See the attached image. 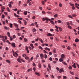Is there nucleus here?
Here are the masks:
<instances>
[{"instance_id": "nucleus-16", "label": "nucleus", "mask_w": 79, "mask_h": 79, "mask_svg": "<svg viewBox=\"0 0 79 79\" xmlns=\"http://www.w3.org/2000/svg\"><path fill=\"white\" fill-rule=\"evenodd\" d=\"M35 74H36V75H37V76H40V74H39V73H37V72H35Z\"/></svg>"}, {"instance_id": "nucleus-12", "label": "nucleus", "mask_w": 79, "mask_h": 79, "mask_svg": "<svg viewBox=\"0 0 79 79\" xmlns=\"http://www.w3.org/2000/svg\"><path fill=\"white\" fill-rule=\"evenodd\" d=\"M45 50H48V52H50V49L48 48H45Z\"/></svg>"}, {"instance_id": "nucleus-40", "label": "nucleus", "mask_w": 79, "mask_h": 79, "mask_svg": "<svg viewBox=\"0 0 79 79\" xmlns=\"http://www.w3.org/2000/svg\"><path fill=\"white\" fill-rule=\"evenodd\" d=\"M39 48H40V49H41V50H42L43 49V48H42V47L39 46Z\"/></svg>"}, {"instance_id": "nucleus-14", "label": "nucleus", "mask_w": 79, "mask_h": 79, "mask_svg": "<svg viewBox=\"0 0 79 79\" xmlns=\"http://www.w3.org/2000/svg\"><path fill=\"white\" fill-rule=\"evenodd\" d=\"M23 21L24 22L25 25H26V24H27V22L25 20H23Z\"/></svg>"}, {"instance_id": "nucleus-28", "label": "nucleus", "mask_w": 79, "mask_h": 79, "mask_svg": "<svg viewBox=\"0 0 79 79\" xmlns=\"http://www.w3.org/2000/svg\"><path fill=\"white\" fill-rule=\"evenodd\" d=\"M72 67L71 66H69V69H72Z\"/></svg>"}, {"instance_id": "nucleus-9", "label": "nucleus", "mask_w": 79, "mask_h": 79, "mask_svg": "<svg viewBox=\"0 0 79 79\" xmlns=\"http://www.w3.org/2000/svg\"><path fill=\"white\" fill-rule=\"evenodd\" d=\"M38 40H40V42H41L42 44L43 43V40L42 39H40L39 38H38Z\"/></svg>"}, {"instance_id": "nucleus-63", "label": "nucleus", "mask_w": 79, "mask_h": 79, "mask_svg": "<svg viewBox=\"0 0 79 79\" xmlns=\"http://www.w3.org/2000/svg\"><path fill=\"white\" fill-rule=\"evenodd\" d=\"M76 65L77 66V67L79 68V64H76Z\"/></svg>"}, {"instance_id": "nucleus-31", "label": "nucleus", "mask_w": 79, "mask_h": 79, "mask_svg": "<svg viewBox=\"0 0 79 79\" xmlns=\"http://www.w3.org/2000/svg\"><path fill=\"white\" fill-rule=\"evenodd\" d=\"M63 78L64 79H67L68 77L66 76H63Z\"/></svg>"}, {"instance_id": "nucleus-6", "label": "nucleus", "mask_w": 79, "mask_h": 79, "mask_svg": "<svg viewBox=\"0 0 79 79\" xmlns=\"http://www.w3.org/2000/svg\"><path fill=\"white\" fill-rule=\"evenodd\" d=\"M64 57H65V56H64V54L61 55V58H64Z\"/></svg>"}, {"instance_id": "nucleus-2", "label": "nucleus", "mask_w": 79, "mask_h": 79, "mask_svg": "<svg viewBox=\"0 0 79 79\" xmlns=\"http://www.w3.org/2000/svg\"><path fill=\"white\" fill-rule=\"evenodd\" d=\"M59 72L60 73H61V72L63 73V72H64V70H63V69H61L59 70Z\"/></svg>"}, {"instance_id": "nucleus-45", "label": "nucleus", "mask_w": 79, "mask_h": 79, "mask_svg": "<svg viewBox=\"0 0 79 79\" xmlns=\"http://www.w3.org/2000/svg\"><path fill=\"white\" fill-rule=\"evenodd\" d=\"M47 58V55L46 54L44 55V58L45 59H46Z\"/></svg>"}, {"instance_id": "nucleus-57", "label": "nucleus", "mask_w": 79, "mask_h": 79, "mask_svg": "<svg viewBox=\"0 0 79 79\" xmlns=\"http://www.w3.org/2000/svg\"><path fill=\"white\" fill-rule=\"evenodd\" d=\"M10 39L11 41V40H13V38H12V37H10Z\"/></svg>"}, {"instance_id": "nucleus-38", "label": "nucleus", "mask_w": 79, "mask_h": 79, "mask_svg": "<svg viewBox=\"0 0 79 79\" xmlns=\"http://www.w3.org/2000/svg\"><path fill=\"white\" fill-rule=\"evenodd\" d=\"M16 31H19V28L18 27H17V28L15 29Z\"/></svg>"}, {"instance_id": "nucleus-47", "label": "nucleus", "mask_w": 79, "mask_h": 79, "mask_svg": "<svg viewBox=\"0 0 79 79\" xmlns=\"http://www.w3.org/2000/svg\"><path fill=\"white\" fill-rule=\"evenodd\" d=\"M70 74H72V75H74V73L72 72H70Z\"/></svg>"}, {"instance_id": "nucleus-53", "label": "nucleus", "mask_w": 79, "mask_h": 79, "mask_svg": "<svg viewBox=\"0 0 79 79\" xmlns=\"http://www.w3.org/2000/svg\"><path fill=\"white\" fill-rule=\"evenodd\" d=\"M59 6L60 7H62V4L60 3L59 4Z\"/></svg>"}, {"instance_id": "nucleus-26", "label": "nucleus", "mask_w": 79, "mask_h": 79, "mask_svg": "<svg viewBox=\"0 0 79 79\" xmlns=\"http://www.w3.org/2000/svg\"><path fill=\"white\" fill-rule=\"evenodd\" d=\"M69 3V4H70V6H74V4H71V3Z\"/></svg>"}, {"instance_id": "nucleus-58", "label": "nucleus", "mask_w": 79, "mask_h": 79, "mask_svg": "<svg viewBox=\"0 0 79 79\" xmlns=\"http://www.w3.org/2000/svg\"><path fill=\"white\" fill-rule=\"evenodd\" d=\"M67 49H68V50H70L71 49V48H70V47L69 46H68L67 47Z\"/></svg>"}, {"instance_id": "nucleus-52", "label": "nucleus", "mask_w": 79, "mask_h": 79, "mask_svg": "<svg viewBox=\"0 0 79 79\" xmlns=\"http://www.w3.org/2000/svg\"><path fill=\"white\" fill-rule=\"evenodd\" d=\"M13 10L15 11H16L18 10V9H13Z\"/></svg>"}, {"instance_id": "nucleus-35", "label": "nucleus", "mask_w": 79, "mask_h": 79, "mask_svg": "<svg viewBox=\"0 0 79 79\" xmlns=\"http://www.w3.org/2000/svg\"><path fill=\"white\" fill-rule=\"evenodd\" d=\"M7 10L9 12H10V9L8 8V7H7Z\"/></svg>"}, {"instance_id": "nucleus-25", "label": "nucleus", "mask_w": 79, "mask_h": 79, "mask_svg": "<svg viewBox=\"0 0 79 79\" xmlns=\"http://www.w3.org/2000/svg\"><path fill=\"white\" fill-rule=\"evenodd\" d=\"M38 66L39 68H41V64L40 63H39Z\"/></svg>"}, {"instance_id": "nucleus-19", "label": "nucleus", "mask_w": 79, "mask_h": 79, "mask_svg": "<svg viewBox=\"0 0 79 79\" xmlns=\"http://www.w3.org/2000/svg\"><path fill=\"white\" fill-rule=\"evenodd\" d=\"M62 63L65 66H66V65H67V64L64 61L62 62Z\"/></svg>"}, {"instance_id": "nucleus-61", "label": "nucleus", "mask_w": 79, "mask_h": 79, "mask_svg": "<svg viewBox=\"0 0 79 79\" xmlns=\"http://www.w3.org/2000/svg\"><path fill=\"white\" fill-rule=\"evenodd\" d=\"M9 6L10 8H11V4H9Z\"/></svg>"}, {"instance_id": "nucleus-59", "label": "nucleus", "mask_w": 79, "mask_h": 79, "mask_svg": "<svg viewBox=\"0 0 79 79\" xmlns=\"http://www.w3.org/2000/svg\"><path fill=\"white\" fill-rule=\"evenodd\" d=\"M47 13H48V14H50L51 15L52 14V12L48 11V12H47Z\"/></svg>"}, {"instance_id": "nucleus-60", "label": "nucleus", "mask_w": 79, "mask_h": 79, "mask_svg": "<svg viewBox=\"0 0 79 79\" xmlns=\"http://www.w3.org/2000/svg\"><path fill=\"white\" fill-rule=\"evenodd\" d=\"M53 52L54 53H56V49H54L53 50Z\"/></svg>"}, {"instance_id": "nucleus-8", "label": "nucleus", "mask_w": 79, "mask_h": 79, "mask_svg": "<svg viewBox=\"0 0 79 79\" xmlns=\"http://www.w3.org/2000/svg\"><path fill=\"white\" fill-rule=\"evenodd\" d=\"M14 25L15 27H18V24H16L15 23H14Z\"/></svg>"}, {"instance_id": "nucleus-3", "label": "nucleus", "mask_w": 79, "mask_h": 79, "mask_svg": "<svg viewBox=\"0 0 79 79\" xmlns=\"http://www.w3.org/2000/svg\"><path fill=\"white\" fill-rule=\"evenodd\" d=\"M47 36H49V37H51L53 36V35L51 34L50 33H48L47 35Z\"/></svg>"}, {"instance_id": "nucleus-7", "label": "nucleus", "mask_w": 79, "mask_h": 79, "mask_svg": "<svg viewBox=\"0 0 79 79\" xmlns=\"http://www.w3.org/2000/svg\"><path fill=\"white\" fill-rule=\"evenodd\" d=\"M32 70V68H31L28 69L27 70V72H29V71H31Z\"/></svg>"}, {"instance_id": "nucleus-64", "label": "nucleus", "mask_w": 79, "mask_h": 79, "mask_svg": "<svg viewBox=\"0 0 79 79\" xmlns=\"http://www.w3.org/2000/svg\"><path fill=\"white\" fill-rule=\"evenodd\" d=\"M49 60H50V61H52V58L51 57H50Z\"/></svg>"}, {"instance_id": "nucleus-62", "label": "nucleus", "mask_w": 79, "mask_h": 79, "mask_svg": "<svg viewBox=\"0 0 79 79\" xmlns=\"http://www.w3.org/2000/svg\"><path fill=\"white\" fill-rule=\"evenodd\" d=\"M66 23H67V25H68V26H69V25L70 24V23H69V22H67Z\"/></svg>"}, {"instance_id": "nucleus-51", "label": "nucleus", "mask_w": 79, "mask_h": 79, "mask_svg": "<svg viewBox=\"0 0 79 79\" xmlns=\"http://www.w3.org/2000/svg\"><path fill=\"white\" fill-rule=\"evenodd\" d=\"M49 55H52V53L51 52H49Z\"/></svg>"}, {"instance_id": "nucleus-10", "label": "nucleus", "mask_w": 79, "mask_h": 79, "mask_svg": "<svg viewBox=\"0 0 79 79\" xmlns=\"http://www.w3.org/2000/svg\"><path fill=\"white\" fill-rule=\"evenodd\" d=\"M32 31L33 32H35L36 31V29H35V28H33V29Z\"/></svg>"}, {"instance_id": "nucleus-15", "label": "nucleus", "mask_w": 79, "mask_h": 79, "mask_svg": "<svg viewBox=\"0 0 79 79\" xmlns=\"http://www.w3.org/2000/svg\"><path fill=\"white\" fill-rule=\"evenodd\" d=\"M63 61V58H60L59 59V61L60 62H62V61Z\"/></svg>"}, {"instance_id": "nucleus-4", "label": "nucleus", "mask_w": 79, "mask_h": 79, "mask_svg": "<svg viewBox=\"0 0 79 79\" xmlns=\"http://www.w3.org/2000/svg\"><path fill=\"white\" fill-rule=\"evenodd\" d=\"M72 67H73L74 68H76V64L75 63H74V64L72 65Z\"/></svg>"}, {"instance_id": "nucleus-17", "label": "nucleus", "mask_w": 79, "mask_h": 79, "mask_svg": "<svg viewBox=\"0 0 79 79\" xmlns=\"http://www.w3.org/2000/svg\"><path fill=\"white\" fill-rule=\"evenodd\" d=\"M79 41V40L77 39H76L75 40V42H78Z\"/></svg>"}, {"instance_id": "nucleus-5", "label": "nucleus", "mask_w": 79, "mask_h": 79, "mask_svg": "<svg viewBox=\"0 0 79 79\" xmlns=\"http://www.w3.org/2000/svg\"><path fill=\"white\" fill-rule=\"evenodd\" d=\"M12 52H13V55L14 56H15L16 58H17V56H15V52L13 50H12Z\"/></svg>"}, {"instance_id": "nucleus-44", "label": "nucleus", "mask_w": 79, "mask_h": 79, "mask_svg": "<svg viewBox=\"0 0 79 79\" xmlns=\"http://www.w3.org/2000/svg\"><path fill=\"white\" fill-rule=\"evenodd\" d=\"M0 38H1V39H4V36H2L1 35H0Z\"/></svg>"}, {"instance_id": "nucleus-33", "label": "nucleus", "mask_w": 79, "mask_h": 79, "mask_svg": "<svg viewBox=\"0 0 79 79\" xmlns=\"http://www.w3.org/2000/svg\"><path fill=\"white\" fill-rule=\"evenodd\" d=\"M58 28H59V29L60 31V32H61V31H62V28H61L60 27H59Z\"/></svg>"}, {"instance_id": "nucleus-55", "label": "nucleus", "mask_w": 79, "mask_h": 79, "mask_svg": "<svg viewBox=\"0 0 79 79\" xmlns=\"http://www.w3.org/2000/svg\"><path fill=\"white\" fill-rule=\"evenodd\" d=\"M33 66H35V64L34 62L33 63Z\"/></svg>"}, {"instance_id": "nucleus-37", "label": "nucleus", "mask_w": 79, "mask_h": 79, "mask_svg": "<svg viewBox=\"0 0 79 79\" xmlns=\"http://www.w3.org/2000/svg\"><path fill=\"white\" fill-rule=\"evenodd\" d=\"M4 29H6V30H8V28L7 27H5Z\"/></svg>"}, {"instance_id": "nucleus-22", "label": "nucleus", "mask_w": 79, "mask_h": 79, "mask_svg": "<svg viewBox=\"0 0 79 79\" xmlns=\"http://www.w3.org/2000/svg\"><path fill=\"white\" fill-rule=\"evenodd\" d=\"M40 57H41L42 58H43V57H44V55L43 54H40Z\"/></svg>"}, {"instance_id": "nucleus-46", "label": "nucleus", "mask_w": 79, "mask_h": 79, "mask_svg": "<svg viewBox=\"0 0 79 79\" xmlns=\"http://www.w3.org/2000/svg\"><path fill=\"white\" fill-rule=\"evenodd\" d=\"M68 16L69 17V18H72V19H73V18L72 16H71V15H69Z\"/></svg>"}, {"instance_id": "nucleus-24", "label": "nucleus", "mask_w": 79, "mask_h": 79, "mask_svg": "<svg viewBox=\"0 0 79 79\" xmlns=\"http://www.w3.org/2000/svg\"><path fill=\"white\" fill-rule=\"evenodd\" d=\"M10 27L11 28H12V27H13V24H12L10 23Z\"/></svg>"}, {"instance_id": "nucleus-56", "label": "nucleus", "mask_w": 79, "mask_h": 79, "mask_svg": "<svg viewBox=\"0 0 79 79\" xmlns=\"http://www.w3.org/2000/svg\"><path fill=\"white\" fill-rule=\"evenodd\" d=\"M42 3L43 5H44V3H45V2H44V1H42Z\"/></svg>"}, {"instance_id": "nucleus-30", "label": "nucleus", "mask_w": 79, "mask_h": 79, "mask_svg": "<svg viewBox=\"0 0 79 79\" xmlns=\"http://www.w3.org/2000/svg\"><path fill=\"white\" fill-rule=\"evenodd\" d=\"M72 16L73 17H76V16H77V15L76 14H72Z\"/></svg>"}, {"instance_id": "nucleus-18", "label": "nucleus", "mask_w": 79, "mask_h": 79, "mask_svg": "<svg viewBox=\"0 0 79 79\" xmlns=\"http://www.w3.org/2000/svg\"><path fill=\"white\" fill-rule=\"evenodd\" d=\"M30 46L32 47V48L33 49L34 48V46H33V44H30Z\"/></svg>"}, {"instance_id": "nucleus-27", "label": "nucleus", "mask_w": 79, "mask_h": 79, "mask_svg": "<svg viewBox=\"0 0 79 79\" xmlns=\"http://www.w3.org/2000/svg\"><path fill=\"white\" fill-rule=\"evenodd\" d=\"M24 41L25 42H26L27 41V39L26 38H24Z\"/></svg>"}, {"instance_id": "nucleus-34", "label": "nucleus", "mask_w": 79, "mask_h": 79, "mask_svg": "<svg viewBox=\"0 0 79 79\" xmlns=\"http://www.w3.org/2000/svg\"><path fill=\"white\" fill-rule=\"evenodd\" d=\"M54 18H57V16H58V15L56 14L54 15Z\"/></svg>"}, {"instance_id": "nucleus-20", "label": "nucleus", "mask_w": 79, "mask_h": 79, "mask_svg": "<svg viewBox=\"0 0 79 79\" xmlns=\"http://www.w3.org/2000/svg\"><path fill=\"white\" fill-rule=\"evenodd\" d=\"M48 67L49 68L50 70H51V66L50 64H48Z\"/></svg>"}, {"instance_id": "nucleus-23", "label": "nucleus", "mask_w": 79, "mask_h": 79, "mask_svg": "<svg viewBox=\"0 0 79 79\" xmlns=\"http://www.w3.org/2000/svg\"><path fill=\"white\" fill-rule=\"evenodd\" d=\"M50 21V23L51 24H54L55 23H54V22L51 20Z\"/></svg>"}, {"instance_id": "nucleus-41", "label": "nucleus", "mask_w": 79, "mask_h": 79, "mask_svg": "<svg viewBox=\"0 0 79 79\" xmlns=\"http://www.w3.org/2000/svg\"><path fill=\"white\" fill-rule=\"evenodd\" d=\"M68 28H69V29H72V27L70 26H68Z\"/></svg>"}, {"instance_id": "nucleus-48", "label": "nucleus", "mask_w": 79, "mask_h": 79, "mask_svg": "<svg viewBox=\"0 0 79 79\" xmlns=\"http://www.w3.org/2000/svg\"><path fill=\"white\" fill-rule=\"evenodd\" d=\"M72 8L73 10H75V7L73 6H72Z\"/></svg>"}, {"instance_id": "nucleus-1", "label": "nucleus", "mask_w": 79, "mask_h": 79, "mask_svg": "<svg viewBox=\"0 0 79 79\" xmlns=\"http://www.w3.org/2000/svg\"><path fill=\"white\" fill-rule=\"evenodd\" d=\"M15 44L14 43H12L11 44V45L14 48H15L16 47V46H15Z\"/></svg>"}, {"instance_id": "nucleus-36", "label": "nucleus", "mask_w": 79, "mask_h": 79, "mask_svg": "<svg viewBox=\"0 0 79 79\" xmlns=\"http://www.w3.org/2000/svg\"><path fill=\"white\" fill-rule=\"evenodd\" d=\"M17 60L18 61V62H19V63H21V60H20L19 59V58L17 59Z\"/></svg>"}, {"instance_id": "nucleus-42", "label": "nucleus", "mask_w": 79, "mask_h": 79, "mask_svg": "<svg viewBox=\"0 0 79 79\" xmlns=\"http://www.w3.org/2000/svg\"><path fill=\"white\" fill-rule=\"evenodd\" d=\"M2 19H4V18H5V15H2Z\"/></svg>"}, {"instance_id": "nucleus-21", "label": "nucleus", "mask_w": 79, "mask_h": 79, "mask_svg": "<svg viewBox=\"0 0 79 79\" xmlns=\"http://www.w3.org/2000/svg\"><path fill=\"white\" fill-rule=\"evenodd\" d=\"M7 35L9 37H10V33L9 32H7Z\"/></svg>"}, {"instance_id": "nucleus-54", "label": "nucleus", "mask_w": 79, "mask_h": 79, "mask_svg": "<svg viewBox=\"0 0 79 79\" xmlns=\"http://www.w3.org/2000/svg\"><path fill=\"white\" fill-rule=\"evenodd\" d=\"M21 2L20 1H19V6H20L21 5Z\"/></svg>"}, {"instance_id": "nucleus-29", "label": "nucleus", "mask_w": 79, "mask_h": 79, "mask_svg": "<svg viewBox=\"0 0 79 79\" xmlns=\"http://www.w3.org/2000/svg\"><path fill=\"white\" fill-rule=\"evenodd\" d=\"M6 61L7 63H8L10 64V60H6Z\"/></svg>"}, {"instance_id": "nucleus-50", "label": "nucleus", "mask_w": 79, "mask_h": 79, "mask_svg": "<svg viewBox=\"0 0 79 79\" xmlns=\"http://www.w3.org/2000/svg\"><path fill=\"white\" fill-rule=\"evenodd\" d=\"M58 23H61V21L60 20H58Z\"/></svg>"}, {"instance_id": "nucleus-32", "label": "nucleus", "mask_w": 79, "mask_h": 79, "mask_svg": "<svg viewBox=\"0 0 79 79\" xmlns=\"http://www.w3.org/2000/svg\"><path fill=\"white\" fill-rule=\"evenodd\" d=\"M43 52L44 53H47L48 54V53L45 50H43Z\"/></svg>"}, {"instance_id": "nucleus-11", "label": "nucleus", "mask_w": 79, "mask_h": 79, "mask_svg": "<svg viewBox=\"0 0 79 79\" xmlns=\"http://www.w3.org/2000/svg\"><path fill=\"white\" fill-rule=\"evenodd\" d=\"M45 20H46V21H51V19L48 18H46L45 19Z\"/></svg>"}, {"instance_id": "nucleus-43", "label": "nucleus", "mask_w": 79, "mask_h": 79, "mask_svg": "<svg viewBox=\"0 0 79 79\" xmlns=\"http://www.w3.org/2000/svg\"><path fill=\"white\" fill-rule=\"evenodd\" d=\"M72 54L73 56L74 57V56H75V54H74V53L73 52H72Z\"/></svg>"}, {"instance_id": "nucleus-49", "label": "nucleus", "mask_w": 79, "mask_h": 79, "mask_svg": "<svg viewBox=\"0 0 79 79\" xmlns=\"http://www.w3.org/2000/svg\"><path fill=\"white\" fill-rule=\"evenodd\" d=\"M2 40H3L4 42H6V40L5 39H2Z\"/></svg>"}, {"instance_id": "nucleus-39", "label": "nucleus", "mask_w": 79, "mask_h": 79, "mask_svg": "<svg viewBox=\"0 0 79 79\" xmlns=\"http://www.w3.org/2000/svg\"><path fill=\"white\" fill-rule=\"evenodd\" d=\"M25 59H26V60H29V57H28V56H26L25 57Z\"/></svg>"}, {"instance_id": "nucleus-13", "label": "nucleus", "mask_w": 79, "mask_h": 79, "mask_svg": "<svg viewBox=\"0 0 79 79\" xmlns=\"http://www.w3.org/2000/svg\"><path fill=\"white\" fill-rule=\"evenodd\" d=\"M23 13L25 15H27V11H25L24 12H23Z\"/></svg>"}]
</instances>
